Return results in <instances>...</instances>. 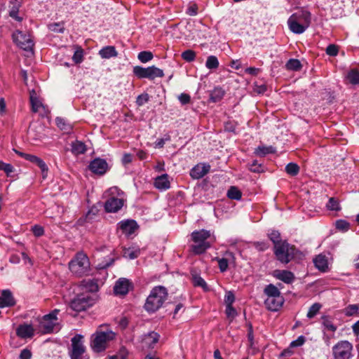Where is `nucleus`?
Segmentation results:
<instances>
[{
    "instance_id": "f257e3e1",
    "label": "nucleus",
    "mask_w": 359,
    "mask_h": 359,
    "mask_svg": "<svg viewBox=\"0 0 359 359\" xmlns=\"http://www.w3.org/2000/svg\"><path fill=\"white\" fill-rule=\"evenodd\" d=\"M168 295V290L165 287L161 285L154 287L146 299L144 309L149 313L156 312L162 307Z\"/></svg>"
},
{
    "instance_id": "f03ea898",
    "label": "nucleus",
    "mask_w": 359,
    "mask_h": 359,
    "mask_svg": "<svg viewBox=\"0 0 359 359\" xmlns=\"http://www.w3.org/2000/svg\"><path fill=\"white\" fill-rule=\"evenodd\" d=\"M59 309H54L49 313L38 318V325L36 330L41 334H50L58 332L61 329L60 323L57 318Z\"/></svg>"
},
{
    "instance_id": "7ed1b4c3",
    "label": "nucleus",
    "mask_w": 359,
    "mask_h": 359,
    "mask_svg": "<svg viewBox=\"0 0 359 359\" xmlns=\"http://www.w3.org/2000/svg\"><path fill=\"white\" fill-rule=\"evenodd\" d=\"M211 238L210 231L201 229L194 231L191 234V238L193 244L189 246L190 251L194 255H201L211 247V243L209 241Z\"/></svg>"
},
{
    "instance_id": "20e7f679",
    "label": "nucleus",
    "mask_w": 359,
    "mask_h": 359,
    "mask_svg": "<svg viewBox=\"0 0 359 359\" xmlns=\"http://www.w3.org/2000/svg\"><path fill=\"white\" fill-rule=\"evenodd\" d=\"M116 337V334L111 330L106 331L97 330L90 337V348L95 353L104 351Z\"/></svg>"
},
{
    "instance_id": "39448f33",
    "label": "nucleus",
    "mask_w": 359,
    "mask_h": 359,
    "mask_svg": "<svg viewBox=\"0 0 359 359\" xmlns=\"http://www.w3.org/2000/svg\"><path fill=\"white\" fill-rule=\"evenodd\" d=\"M311 13L306 10H300L293 13L288 19L290 29L294 34H302L310 25Z\"/></svg>"
},
{
    "instance_id": "423d86ee",
    "label": "nucleus",
    "mask_w": 359,
    "mask_h": 359,
    "mask_svg": "<svg viewBox=\"0 0 359 359\" xmlns=\"http://www.w3.org/2000/svg\"><path fill=\"white\" fill-rule=\"evenodd\" d=\"M69 270L77 276L87 274L90 270V261L88 256L83 252L76 253L69 264Z\"/></svg>"
},
{
    "instance_id": "0eeeda50",
    "label": "nucleus",
    "mask_w": 359,
    "mask_h": 359,
    "mask_svg": "<svg viewBox=\"0 0 359 359\" xmlns=\"http://www.w3.org/2000/svg\"><path fill=\"white\" fill-rule=\"evenodd\" d=\"M295 247L290 245L287 241L274 247V255L276 259L283 264L289 263L295 255Z\"/></svg>"
},
{
    "instance_id": "6e6552de",
    "label": "nucleus",
    "mask_w": 359,
    "mask_h": 359,
    "mask_svg": "<svg viewBox=\"0 0 359 359\" xmlns=\"http://www.w3.org/2000/svg\"><path fill=\"white\" fill-rule=\"evenodd\" d=\"M133 72L135 76L140 79H148L149 80H154L157 77L162 78L164 76L163 71L155 66L148 67L135 66Z\"/></svg>"
},
{
    "instance_id": "1a4fd4ad",
    "label": "nucleus",
    "mask_w": 359,
    "mask_h": 359,
    "mask_svg": "<svg viewBox=\"0 0 359 359\" xmlns=\"http://www.w3.org/2000/svg\"><path fill=\"white\" fill-rule=\"evenodd\" d=\"M95 303V299L88 294L78 295L70 302V307L76 312H81L90 308Z\"/></svg>"
},
{
    "instance_id": "9d476101",
    "label": "nucleus",
    "mask_w": 359,
    "mask_h": 359,
    "mask_svg": "<svg viewBox=\"0 0 359 359\" xmlns=\"http://www.w3.org/2000/svg\"><path fill=\"white\" fill-rule=\"evenodd\" d=\"M83 336L76 334L72 339V349L69 352L71 359H89L84 354L86 353V347L83 343Z\"/></svg>"
},
{
    "instance_id": "9b49d317",
    "label": "nucleus",
    "mask_w": 359,
    "mask_h": 359,
    "mask_svg": "<svg viewBox=\"0 0 359 359\" xmlns=\"http://www.w3.org/2000/svg\"><path fill=\"white\" fill-rule=\"evenodd\" d=\"M353 345L348 341H340L332 348L334 359H350L352 356Z\"/></svg>"
},
{
    "instance_id": "f8f14e48",
    "label": "nucleus",
    "mask_w": 359,
    "mask_h": 359,
    "mask_svg": "<svg viewBox=\"0 0 359 359\" xmlns=\"http://www.w3.org/2000/svg\"><path fill=\"white\" fill-rule=\"evenodd\" d=\"M12 38L13 41L20 48L25 50H32L34 42L29 33H23L21 31L17 30L13 34Z\"/></svg>"
},
{
    "instance_id": "ddd939ff",
    "label": "nucleus",
    "mask_w": 359,
    "mask_h": 359,
    "mask_svg": "<svg viewBox=\"0 0 359 359\" xmlns=\"http://www.w3.org/2000/svg\"><path fill=\"white\" fill-rule=\"evenodd\" d=\"M13 151L17 154L19 156L25 158V160L36 165L41 170V172L43 174V177L45 178L46 177L47 172L48 171V168L46 163L39 157L29 154L23 153L21 151H19L15 149H13Z\"/></svg>"
},
{
    "instance_id": "4468645a",
    "label": "nucleus",
    "mask_w": 359,
    "mask_h": 359,
    "mask_svg": "<svg viewBox=\"0 0 359 359\" xmlns=\"http://www.w3.org/2000/svg\"><path fill=\"white\" fill-rule=\"evenodd\" d=\"M124 205V200L118 194L117 196H110L104 203V210L107 212H117Z\"/></svg>"
},
{
    "instance_id": "2eb2a0df",
    "label": "nucleus",
    "mask_w": 359,
    "mask_h": 359,
    "mask_svg": "<svg viewBox=\"0 0 359 359\" xmlns=\"http://www.w3.org/2000/svg\"><path fill=\"white\" fill-rule=\"evenodd\" d=\"M90 170L94 174L102 175L109 169L108 163L104 159L97 158L93 160L89 165Z\"/></svg>"
},
{
    "instance_id": "dca6fc26",
    "label": "nucleus",
    "mask_w": 359,
    "mask_h": 359,
    "mask_svg": "<svg viewBox=\"0 0 359 359\" xmlns=\"http://www.w3.org/2000/svg\"><path fill=\"white\" fill-rule=\"evenodd\" d=\"M210 170V165L208 163H198L190 170V176L193 179H201L204 177Z\"/></svg>"
},
{
    "instance_id": "f3484780",
    "label": "nucleus",
    "mask_w": 359,
    "mask_h": 359,
    "mask_svg": "<svg viewBox=\"0 0 359 359\" xmlns=\"http://www.w3.org/2000/svg\"><path fill=\"white\" fill-rule=\"evenodd\" d=\"M314 266L318 271L325 273L329 271L328 257L326 255L321 253L316 255L313 259Z\"/></svg>"
},
{
    "instance_id": "a211bd4d",
    "label": "nucleus",
    "mask_w": 359,
    "mask_h": 359,
    "mask_svg": "<svg viewBox=\"0 0 359 359\" xmlns=\"http://www.w3.org/2000/svg\"><path fill=\"white\" fill-rule=\"evenodd\" d=\"M160 335L155 332H149L144 334L142 339L143 348H154V345L158 341Z\"/></svg>"
},
{
    "instance_id": "6ab92c4d",
    "label": "nucleus",
    "mask_w": 359,
    "mask_h": 359,
    "mask_svg": "<svg viewBox=\"0 0 359 359\" xmlns=\"http://www.w3.org/2000/svg\"><path fill=\"white\" fill-rule=\"evenodd\" d=\"M119 229L122 231L123 233L129 236L135 233L137 229L138 225L135 220H126L121 221L118 223Z\"/></svg>"
},
{
    "instance_id": "aec40b11",
    "label": "nucleus",
    "mask_w": 359,
    "mask_h": 359,
    "mask_svg": "<svg viewBox=\"0 0 359 359\" xmlns=\"http://www.w3.org/2000/svg\"><path fill=\"white\" fill-rule=\"evenodd\" d=\"M284 299L283 296L276 297H267L264 301L266 307L272 311H278L283 304Z\"/></svg>"
},
{
    "instance_id": "412c9836",
    "label": "nucleus",
    "mask_w": 359,
    "mask_h": 359,
    "mask_svg": "<svg viewBox=\"0 0 359 359\" xmlns=\"http://www.w3.org/2000/svg\"><path fill=\"white\" fill-rule=\"evenodd\" d=\"M15 304V300L9 290H4L0 295V308L10 307Z\"/></svg>"
},
{
    "instance_id": "4be33fe9",
    "label": "nucleus",
    "mask_w": 359,
    "mask_h": 359,
    "mask_svg": "<svg viewBox=\"0 0 359 359\" xmlns=\"http://www.w3.org/2000/svg\"><path fill=\"white\" fill-rule=\"evenodd\" d=\"M273 276L287 284L292 283L295 278L292 272L287 270H275Z\"/></svg>"
},
{
    "instance_id": "5701e85b",
    "label": "nucleus",
    "mask_w": 359,
    "mask_h": 359,
    "mask_svg": "<svg viewBox=\"0 0 359 359\" xmlns=\"http://www.w3.org/2000/svg\"><path fill=\"white\" fill-rule=\"evenodd\" d=\"M130 283L126 278L118 279L114 287V292L116 294L125 295L129 292Z\"/></svg>"
},
{
    "instance_id": "b1692460",
    "label": "nucleus",
    "mask_w": 359,
    "mask_h": 359,
    "mask_svg": "<svg viewBox=\"0 0 359 359\" xmlns=\"http://www.w3.org/2000/svg\"><path fill=\"white\" fill-rule=\"evenodd\" d=\"M34 330L31 325H20L16 330V334L22 339L31 338L34 336Z\"/></svg>"
},
{
    "instance_id": "393cba45",
    "label": "nucleus",
    "mask_w": 359,
    "mask_h": 359,
    "mask_svg": "<svg viewBox=\"0 0 359 359\" xmlns=\"http://www.w3.org/2000/svg\"><path fill=\"white\" fill-rule=\"evenodd\" d=\"M154 187L159 190H166L170 187L168 175L163 174L155 178Z\"/></svg>"
},
{
    "instance_id": "a878e982",
    "label": "nucleus",
    "mask_w": 359,
    "mask_h": 359,
    "mask_svg": "<svg viewBox=\"0 0 359 359\" xmlns=\"http://www.w3.org/2000/svg\"><path fill=\"white\" fill-rule=\"evenodd\" d=\"M83 287L90 292H95L99 290V281L96 278H88L82 280Z\"/></svg>"
},
{
    "instance_id": "bb28decb",
    "label": "nucleus",
    "mask_w": 359,
    "mask_h": 359,
    "mask_svg": "<svg viewBox=\"0 0 359 359\" xmlns=\"http://www.w3.org/2000/svg\"><path fill=\"white\" fill-rule=\"evenodd\" d=\"M99 55L102 58L109 59L111 57H116L118 55V52L114 46H107L100 50Z\"/></svg>"
},
{
    "instance_id": "cd10ccee",
    "label": "nucleus",
    "mask_w": 359,
    "mask_h": 359,
    "mask_svg": "<svg viewBox=\"0 0 359 359\" xmlns=\"http://www.w3.org/2000/svg\"><path fill=\"white\" fill-rule=\"evenodd\" d=\"M191 277H192V283L194 286L195 287H201L203 289L204 291H208L209 288L206 283V282L204 280V279L201 277L200 275L197 274L196 271H191Z\"/></svg>"
},
{
    "instance_id": "c85d7f7f",
    "label": "nucleus",
    "mask_w": 359,
    "mask_h": 359,
    "mask_svg": "<svg viewBox=\"0 0 359 359\" xmlns=\"http://www.w3.org/2000/svg\"><path fill=\"white\" fill-rule=\"evenodd\" d=\"M224 95L225 91L221 87H216L210 93V101L212 102H219Z\"/></svg>"
},
{
    "instance_id": "c756f323",
    "label": "nucleus",
    "mask_w": 359,
    "mask_h": 359,
    "mask_svg": "<svg viewBox=\"0 0 359 359\" xmlns=\"http://www.w3.org/2000/svg\"><path fill=\"white\" fill-rule=\"evenodd\" d=\"M72 146V152L74 155H79L84 154L87 149L86 144L81 141L76 140L75 142H73L71 144Z\"/></svg>"
},
{
    "instance_id": "7c9ffc66",
    "label": "nucleus",
    "mask_w": 359,
    "mask_h": 359,
    "mask_svg": "<svg viewBox=\"0 0 359 359\" xmlns=\"http://www.w3.org/2000/svg\"><path fill=\"white\" fill-rule=\"evenodd\" d=\"M55 123L57 126L65 133H69L72 130V126L67 123L62 118L57 117L55 118Z\"/></svg>"
},
{
    "instance_id": "2f4dec72",
    "label": "nucleus",
    "mask_w": 359,
    "mask_h": 359,
    "mask_svg": "<svg viewBox=\"0 0 359 359\" xmlns=\"http://www.w3.org/2000/svg\"><path fill=\"white\" fill-rule=\"evenodd\" d=\"M264 294L267 296V297H276L278 296H282L278 287L273 284L268 285L264 288Z\"/></svg>"
},
{
    "instance_id": "473e14b6",
    "label": "nucleus",
    "mask_w": 359,
    "mask_h": 359,
    "mask_svg": "<svg viewBox=\"0 0 359 359\" xmlns=\"http://www.w3.org/2000/svg\"><path fill=\"white\" fill-rule=\"evenodd\" d=\"M285 67L287 70L299 71L302 69V66L300 61L297 59H290L285 64Z\"/></svg>"
},
{
    "instance_id": "72a5a7b5",
    "label": "nucleus",
    "mask_w": 359,
    "mask_h": 359,
    "mask_svg": "<svg viewBox=\"0 0 359 359\" xmlns=\"http://www.w3.org/2000/svg\"><path fill=\"white\" fill-rule=\"evenodd\" d=\"M349 83L353 85L359 84V71L355 69L350 70L346 76Z\"/></svg>"
},
{
    "instance_id": "f704fd0d",
    "label": "nucleus",
    "mask_w": 359,
    "mask_h": 359,
    "mask_svg": "<svg viewBox=\"0 0 359 359\" xmlns=\"http://www.w3.org/2000/svg\"><path fill=\"white\" fill-rule=\"evenodd\" d=\"M219 65V62L216 56L210 55L208 57L206 62H205V67L208 69H216L218 68Z\"/></svg>"
},
{
    "instance_id": "c9c22d12",
    "label": "nucleus",
    "mask_w": 359,
    "mask_h": 359,
    "mask_svg": "<svg viewBox=\"0 0 359 359\" xmlns=\"http://www.w3.org/2000/svg\"><path fill=\"white\" fill-rule=\"evenodd\" d=\"M227 196L230 199L240 200L242 197V193L237 187H231L227 191Z\"/></svg>"
},
{
    "instance_id": "e433bc0d",
    "label": "nucleus",
    "mask_w": 359,
    "mask_h": 359,
    "mask_svg": "<svg viewBox=\"0 0 359 359\" xmlns=\"http://www.w3.org/2000/svg\"><path fill=\"white\" fill-rule=\"evenodd\" d=\"M275 151H276V150L271 146H270V147L261 146V147H258L255 149V154L260 156H264L269 154H273V153H275Z\"/></svg>"
},
{
    "instance_id": "4c0bfd02",
    "label": "nucleus",
    "mask_w": 359,
    "mask_h": 359,
    "mask_svg": "<svg viewBox=\"0 0 359 359\" xmlns=\"http://www.w3.org/2000/svg\"><path fill=\"white\" fill-rule=\"evenodd\" d=\"M323 320V325L325 327V328L329 331H331L332 332H334L337 330V326L334 325L332 323V321L330 320V318L328 316H324L322 317Z\"/></svg>"
},
{
    "instance_id": "58836bf2",
    "label": "nucleus",
    "mask_w": 359,
    "mask_h": 359,
    "mask_svg": "<svg viewBox=\"0 0 359 359\" xmlns=\"http://www.w3.org/2000/svg\"><path fill=\"white\" fill-rule=\"evenodd\" d=\"M285 171L291 176H296L299 172V167L296 163H290L286 165Z\"/></svg>"
},
{
    "instance_id": "ea45409f",
    "label": "nucleus",
    "mask_w": 359,
    "mask_h": 359,
    "mask_svg": "<svg viewBox=\"0 0 359 359\" xmlns=\"http://www.w3.org/2000/svg\"><path fill=\"white\" fill-rule=\"evenodd\" d=\"M335 227L339 231L346 232L350 229V224L346 220L338 219L335 222Z\"/></svg>"
},
{
    "instance_id": "a19ab883",
    "label": "nucleus",
    "mask_w": 359,
    "mask_h": 359,
    "mask_svg": "<svg viewBox=\"0 0 359 359\" xmlns=\"http://www.w3.org/2000/svg\"><path fill=\"white\" fill-rule=\"evenodd\" d=\"M269 238L273 242L274 247L283 243L280 238V233L278 231H272L269 234Z\"/></svg>"
},
{
    "instance_id": "79ce46f5",
    "label": "nucleus",
    "mask_w": 359,
    "mask_h": 359,
    "mask_svg": "<svg viewBox=\"0 0 359 359\" xmlns=\"http://www.w3.org/2000/svg\"><path fill=\"white\" fill-rule=\"evenodd\" d=\"M359 311V305L350 304L344 309V313L346 316L356 315Z\"/></svg>"
},
{
    "instance_id": "37998d69",
    "label": "nucleus",
    "mask_w": 359,
    "mask_h": 359,
    "mask_svg": "<svg viewBox=\"0 0 359 359\" xmlns=\"http://www.w3.org/2000/svg\"><path fill=\"white\" fill-rule=\"evenodd\" d=\"M153 53L150 51H142L138 53L137 58L143 63H146L153 59Z\"/></svg>"
},
{
    "instance_id": "c03bdc74",
    "label": "nucleus",
    "mask_w": 359,
    "mask_h": 359,
    "mask_svg": "<svg viewBox=\"0 0 359 359\" xmlns=\"http://www.w3.org/2000/svg\"><path fill=\"white\" fill-rule=\"evenodd\" d=\"M326 207L329 210L339 211L341 209L338 200L333 197L329 199Z\"/></svg>"
},
{
    "instance_id": "a18cd8bd",
    "label": "nucleus",
    "mask_w": 359,
    "mask_h": 359,
    "mask_svg": "<svg viewBox=\"0 0 359 359\" xmlns=\"http://www.w3.org/2000/svg\"><path fill=\"white\" fill-rule=\"evenodd\" d=\"M30 102L32 105V110L34 113L38 112L39 108L43 107L39 98L32 95L30 96Z\"/></svg>"
},
{
    "instance_id": "49530a36",
    "label": "nucleus",
    "mask_w": 359,
    "mask_h": 359,
    "mask_svg": "<svg viewBox=\"0 0 359 359\" xmlns=\"http://www.w3.org/2000/svg\"><path fill=\"white\" fill-rule=\"evenodd\" d=\"M322 305L319 303L313 304L309 309L306 316L309 318H313L320 311Z\"/></svg>"
},
{
    "instance_id": "de8ad7c7",
    "label": "nucleus",
    "mask_w": 359,
    "mask_h": 359,
    "mask_svg": "<svg viewBox=\"0 0 359 359\" xmlns=\"http://www.w3.org/2000/svg\"><path fill=\"white\" fill-rule=\"evenodd\" d=\"M182 58L187 62H193L196 58V53L192 50H187L182 52Z\"/></svg>"
},
{
    "instance_id": "09e8293b",
    "label": "nucleus",
    "mask_w": 359,
    "mask_h": 359,
    "mask_svg": "<svg viewBox=\"0 0 359 359\" xmlns=\"http://www.w3.org/2000/svg\"><path fill=\"white\" fill-rule=\"evenodd\" d=\"M0 170L4 171L7 176H10V175L14 172L15 169L11 164L6 163L0 161Z\"/></svg>"
},
{
    "instance_id": "8fccbe9b",
    "label": "nucleus",
    "mask_w": 359,
    "mask_h": 359,
    "mask_svg": "<svg viewBox=\"0 0 359 359\" xmlns=\"http://www.w3.org/2000/svg\"><path fill=\"white\" fill-rule=\"evenodd\" d=\"M248 168L251 172L257 173L262 172L264 170L262 164L258 163L257 161L256 160L253 161L250 164H249Z\"/></svg>"
},
{
    "instance_id": "3c124183",
    "label": "nucleus",
    "mask_w": 359,
    "mask_h": 359,
    "mask_svg": "<svg viewBox=\"0 0 359 359\" xmlns=\"http://www.w3.org/2000/svg\"><path fill=\"white\" fill-rule=\"evenodd\" d=\"M198 5L194 2H190L188 4V7L186 13L191 16H195L198 14Z\"/></svg>"
},
{
    "instance_id": "603ef678",
    "label": "nucleus",
    "mask_w": 359,
    "mask_h": 359,
    "mask_svg": "<svg viewBox=\"0 0 359 359\" xmlns=\"http://www.w3.org/2000/svg\"><path fill=\"white\" fill-rule=\"evenodd\" d=\"M48 29L50 31L58 32V33H62L64 32V25L63 23L60 22H54L48 25Z\"/></svg>"
},
{
    "instance_id": "864d4df0",
    "label": "nucleus",
    "mask_w": 359,
    "mask_h": 359,
    "mask_svg": "<svg viewBox=\"0 0 359 359\" xmlns=\"http://www.w3.org/2000/svg\"><path fill=\"white\" fill-rule=\"evenodd\" d=\"M218 266L221 272H224L227 270L229 266L228 258H217Z\"/></svg>"
},
{
    "instance_id": "5fc2aeb1",
    "label": "nucleus",
    "mask_w": 359,
    "mask_h": 359,
    "mask_svg": "<svg viewBox=\"0 0 359 359\" xmlns=\"http://www.w3.org/2000/svg\"><path fill=\"white\" fill-rule=\"evenodd\" d=\"M83 57V49L79 48L74 52V54L72 57V60L76 64H79L82 62Z\"/></svg>"
},
{
    "instance_id": "6e6d98bb",
    "label": "nucleus",
    "mask_w": 359,
    "mask_h": 359,
    "mask_svg": "<svg viewBox=\"0 0 359 359\" xmlns=\"http://www.w3.org/2000/svg\"><path fill=\"white\" fill-rule=\"evenodd\" d=\"M338 52L339 48L334 44H330L326 48V53L330 56H336Z\"/></svg>"
},
{
    "instance_id": "4d7b16f0",
    "label": "nucleus",
    "mask_w": 359,
    "mask_h": 359,
    "mask_svg": "<svg viewBox=\"0 0 359 359\" xmlns=\"http://www.w3.org/2000/svg\"><path fill=\"white\" fill-rule=\"evenodd\" d=\"M149 98L147 93L141 94L137 97L136 103L138 106H142L149 101Z\"/></svg>"
},
{
    "instance_id": "13d9d810",
    "label": "nucleus",
    "mask_w": 359,
    "mask_h": 359,
    "mask_svg": "<svg viewBox=\"0 0 359 359\" xmlns=\"http://www.w3.org/2000/svg\"><path fill=\"white\" fill-rule=\"evenodd\" d=\"M235 301V296L232 292H228L224 297L226 306H232Z\"/></svg>"
},
{
    "instance_id": "bf43d9fd",
    "label": "nucleus",
    "mask_w": 359,
    "mask_h": 359,
    "mask_svg": "<svg viewBox=\"0 0 359 359\" xmlns=\"http://www.w3.org/2000/svg\"><path fill=\"white\" fill-rule=\"evenodd\" d=\"M305 342V337L304 336H299L296 340L292 341L290 346V348H294L302 346Z\"/></svg>"
},
{
    "instance_id": "052dcab7",
    "label": "nucleus",
    "mask_w": 359,
    "mask_h": 359,
    "mask_svg": "<svg viewBox=\"0 0 359 359\" xmlns=\"http://www.w3.org/2000/svg\"><path fill=\"white\" fill-rule=\"evenodd\" d=\"M18 5H14L9 12V15L12 18H13L18 21H21L22 18L18 15Z\"/></svg>"
},
{
    "instance_id": "680f3d73",
    "label": "nucleus",
    "mask_w": 359,
    "mask_h": 359,
    "mask_svg": "<svg viewBox=\"0 0 359 359\" xmlns=\"http://www.w3.org/2000/svg\"><path fill=\"white\" fill-rule=\"evenodd\" d=\"M32 231L34 233V235L36 237H40L44 234V229L41 226L39 225H34Z\"/></svg>"
},
{
    "instance_id": "e2e57ef3",
    "label": "nucleus",
    "mask_w": 359,
    "mask_h": 359,
    "mask_svg": "<svg viewBox=\"0 0 359 359\" xmlns=\"http://www.w3.org/2000/svg\"><path fill=\"white\" fill-rule=\"evenodd\" d=\"M248 339L250 343V346L252 347L254 345V334L252 326L251 324H250L248 326Z\"/></svg>"
},
{
    "instance_id": "0e129e2a",
    "label": "nucleus",
    "mask_w": 359,
    "mask_h": 359,
    "mask_svg": "<svg viewBox=\"0 0 359 359\" xmlns=\"http://www.w3.org/2000/svg\"><path fill=\"white\" fill-rule=\"evenodd\" d=\"M255 248L259 251H265L269 248V245L266 242H257L255 243Z\"/></svg>"
},
{
    "instance_id": "69168bd1",
    "label": "nucleus",
    "mask_w": 359,
    "mask_h": 359,
    "mask_svg": "<svg viewBox=\"0 0 359 359\" xmlns=\"http://www.w3.org/2000/svg\"><path fill=\"white\" fill-rule=\"evenodd\" d=\"M179 100L182 104H186L190 102L191 97L189 94L182 93L179 96Z\"/></svg>"
},
{
    "instance_id": "338daca9",
    "label": "nucleus",
    "mask_w": 359,
    "mask_h": 359,
    "mask_svg": "<svg viewBox=\"0 0 359 359\" xmlns=\"http://www.w3.org/2000/svg\"><path fill=\"white\" fill-rule=\"evenodd\" d=\"M226 314L229 318H234L236 315V311L233 306H227L226 308Z\"/></svg>"
},
{
    "instance_id": "774afa93",
    "label": "nucleus",
    "mask_w": 359,
    "mask_h": 359,
    "mask_svg": "<svg viewBox=\"0 0 359 359\" xmlns=\"http://www.w3.org/2000/svg\"><path fill=\"white\" fill-rule=\"evenodd\" d=\"M32 353L29 350L23 349L20 354V359H31Z\"/></svg>"
}]
</instances>
